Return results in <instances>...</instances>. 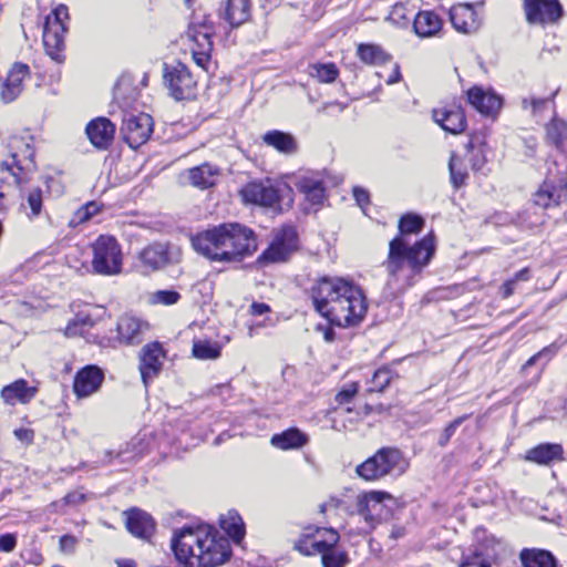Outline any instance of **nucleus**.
Listing matches in <instances>:
<instances>
[{
    "instance_id": "f257e3e1",
    "label": "nucleus",
    "mask_w": 567,
    "mask_h": 567,
    "mask_svg": "<svg viewBox=\"0 0 567 567\" xmlns=\"http://www.w3.org/2000/svg\"><path fill=\"white\" fill-rule=\"evenodd\" d=\"M309 292L315 310L334 326H357L367 312L363 291L352 280L323 276Z\"/></svg>"
},
{
    "instance_id": "f03ea898",
    "label": "nucleus",
    "mask_w": 567,
    "mask_h": 567,
    "mask_svg": "<svg viewBox=\"0 0 567 567\" xmlns=\"http://www.w3.org/2000/svg\"><path fill=\"white\" fill-rule=\"evenodd\" d=\"M193 248L213 261L231 262L257 250L254 231L238 223H225L192 237Z\"/></svg>"
},
{
    "instance_id": "7ed1b4c3",
    "label": "nucleus",
    "mask_w": 567,
    "mask_h": 567,
    "mask_svg": "<svg viewBox=\"0 0 567 567\" xmlns=\"http://www.w3.org/2000/svg\"><path fill=\"white\" fill-rule=\"evenodd\" d=\"M546 135L557 153L547 159L546 178L533 197L534 205L543 209L567 200V123L554 118L546 125Z\"/></svg>"
},
{
    "instance_id": "20e7f679",
    "label": "nucleus",
    "mask_w": 567,
    "mask_h": 567,
    "mask_svg": "<svg viewBox=\"0 0 567 567\" xmlns=\"http://www.w3.org/2000/svg\"><path fill=\"white\" fill-rule=\"evenodd\" d=\"M434 254L431 237H424L409 247L404 238L394 237L389 244V254L382 266L388 274L386 286L395 292H402L413 285L412 278L420 274Z\"/></svg>"
},
{
    "instance_id": "39448f33",
    "label": "nucleus",
    "mask_w": 567,
    "mask_h": 567,
    "mask_svg": "<svg viewBox=\"0 0 567 567\" xmlns=\"http://www.w3.org/2000/svg\"><path fill=\"white\" fill-rule=\"evenodd\" d=\"M409 465L408 458L400 449L384 446L358 465L355 472L365 481H377L386 475H402Z\"/></svg>"
},
{
    "instance_id": "423d86ee",
    "label": "nucleus",
    "mask_w": 567,
    "mask_h": 567,
    "mask_svg": "<svg viewBox=\"0 0 567 567\" xmlns=\"http://www.w3.org/2000/svg\"><path fill=\"white\" fill-rule=\"evenodd\" d=\"M92 271L102 276H114L122 271L121 246L113 236L100 235L92 244Z\"/></svg>"
},
{
    "instance_id": "0eeeda50",
    "label": "nucleus",
    "mask_w": 567,
    "mask_h": 567,
    "mask_svg": "<svg viewBox=\"0 0 567 567\" xmlns=\"http://www.w3.org/2000/svg\"><path fill=\"white\" fill-rule=\"evenodd\" d=\"M138 261L145 272H155L182 260V249L169 241H154L138 252Z\"/></svg>"
},
{
    "instance_id": "6e6552de",
    "label": "nucleus",
    "mask_w": 567,
    "mask_h": 567,
    "mask_svg": "<svg viewBox=\"0 0 567 567\" xmlns=\"http://www.w3.org/2000/svg\"><path fill=\"white\" fill-rule=\"evenodd\" d=\"M163 79L169 95L176 101L190 100L196 96L197 81L188 66L179 61L164 64Z\"/></svg>"
},
{
    "instance_id": "1a4fd4ad",
    "label": "nucleus",
    "mask_w": 567,
    "mask_h": 567,
    "mask_svg": "<svg viewBox=\"0 0 567 567\" xmlns=\"http://www.w3.org/2000/svg\"><path fill=\"white\" fill-rule=\"evenodd\" d=\"M240 193L246 203L269 207L278 212L281 210L280 203L284 200L285 193L288 197V204L292 202L289 196L291 188L288 185L277 188L262 182H250Z\"/></svg>"
},
{
    "instance_id": "9d476101",
    "label": "nucleus",
    "mask_w": 567,
    "mask_h": 567,
    "mask_svg": "<svg viewBox=\"0 0 567 567\" xmlns=\"http://www.w3.org/2000/svg\"><path fill=\"white\" fill-rule=\"evenodd\" d=\"M205 533L200 528L184 526L172 539V549L177 560L186 567L190 566L196 554L205 546Z\"/></svg>"
},
{
    "instance_id": "9b49d317",
    "label": "nucleus",
    "mask_w": 567,
    "mask_h": 567,
    "mask_svg": "<svg viewBox=\"0 0 567 567\" xmlns=\"http://www.w3.org/2000/svg\"><path fill=\"white\" fill-rule=\"evenodd\" d=\"M298 249V235L292 226H284L269 247L258 257L260 265L286 261Z\"/></svg>"
},
{
    "instance_id": "f8f14e48",
    "label": "nucleus",
    "mask_w": 567,
    "mask_h": 567,
    "mask_svg": "<svg viewBox=\"0 0 567 567\" xmlns=\"http://www.w3.org/2000/svg\"><path fill=\"white\" fill-rule=\"evenodd\" d=\"M523 9L530 25L557 24L565 13L559 0H523Z\"/></svg>"
},
{
    "instance_id": "ddd939ff",
    "label": "nucleus",
    "mask_w": 567,
    "mask_h": 567,
    "mask_svg": "<svg viewBox=\"0 0 567 567\" xmlns=\"http://www.w3.org/2000/svg\"><path fill=\"white\" fill-rule=\"evenodd\" d=\"M153 117L146 113L125 114L121 134L131 148H138L146 143L153 132Z\"/></svg>"
},
{
    "instance_id": "4468645a",
    "label": "nucleus",
    "mask_w": 567,
    "mask_h": 567,
    "mask_svg": "<svg viewBox=\"0 0 567 567\" xmlns=\"http://www.w3.org/2000/svg\"><path fill=\"white\" fill-rule=\"evenodd\" d=\"M231 548L226 538L216 539L209 534L205 535V546L200 548L189 567H216L229 559Z\"/></svg>"
},
{
    "instance_id": "2eb2a0df",
    "label": "nucleus",
    "mask_w": 567,
    "mask_h": 567,
    "mask_svg": "<svg viewBox=\"0 0 567 567\" xmlns=\"http://www.w3.org/2000/svg\"><path fill=\"white\" fill-rule=\"evenodd\" d=\"M164 350L159 342H152L145 344L140 353V371L143 383L145 386L153 380L162 370V358Z\"/></svg>"
},
{
    "instance_id": "dca6fc26",
    "label": "nucleus",
    "mask_w": 567,
    "mask_h": 567,
    "mask_svg": "<svg viewBox=\"0 0 567 567\" xmlns=\"http://www.w3.org/2000/svg\"><path fill=\"white\" fill-rule=\"evenodd\" d=\"M390 495L385 492L372 491L363 493L357 496L355 502L351 506H346L344 509L350 515H360L363 519L372 525L374 523L373 513L380 507L384 498H389Z\"/></svg>"
},
{
    "instance_id": "f3484780",
    "label": "nucleus",
    "mask_w": 567,
    "mask_h": 567,
    "mask_svg": "<svg viewBox=\"0 0 567 567\" xmlns=\"http://www.w3.org/2000/svg\"><path fill=\"white\" fill-rule=\"evenodd\" d=\"M468 103L485 116L495 117L503 105V99L492 91L473 86L467 91Z\"/></svg>"
},
{
    "instance_id": "a211bd4d",
    "label": "nucleus",
    "mask_w": 567,
    "mask_h": 567,
    "mask_svg": "<svg viewBox=\"0 0 567 567\" xmlns=\"http://www.w3.org/2000/svg\"><path fill=\"white\" fill-rule=\"evenodd\" d=\"M328 533L330 534L328 539L313 542L311 546L318 554H321L323 567H344L349 561L347 553L334 550L339 535L332 528L328 529Z\"/></svg>"
},
{
    "instance_id": "6ab92c4d",
    "label": "nucleus",
    "mask_w": 567,
    "mask_h": 567,
    "mask_svg": "<svg viewBox=\"0 0 567 567\" xmlns=\"http://www.w3.org/2000/svg\"><path fill=\"white\" fill-rule=\"evenodd\" d=\"M104 380V373L97 365H86L76 372L73 390L79 398H85L96 392Z\"/></svg>"
},
{
    "instance_id": "aec40b11",
    "label": "nucleus",
    "mask_w": 567,
    "mask_h": 567,
    "mask_svg": "<svg viewBox=\"0 0 567 567\" xmlns=\"http://www.w3.org/2000/svg\"><path fill=\"white\" fill-rule=\"evenodd\" d=\"M126 529L135 537L150 539L155 532V520L146 512L140 508H131L124 512Z\"/></svg>"
},
{
    "instance_id": "412c9836",
    "label": "nucleus",
    "mask_w": 567,
    "mask_h": 567,
    "mask_svg": "<svg viewBox=\"0 0 567 567\" xmlns=\"http://www.w3.org/2000/svg\"><path fill=\"white\" fill-rule=\"evenodd\" d=\"M432 117L435 123L451 134H460L465 131L466 116L464 110L460 105L434 109Z\"/></svg>"
},
{
    "instance_id": "4be33fe9",
    "label": "nucleus",
    "mask_w": 567,
    "mask_h": 567,
    "mask_svg": "<svg viewBox=\"0 0 567 567\" xmlns=\"http://www.w3.org/2000/svg\"><path fill=\"white\" fill-rule=\"evenodd\" d=\"M85 133L94 147L107 150L114 140L115 125L106 117H97L86 125Z\"/></svg>"
},
{
    "instance_id": "5701e85b",
    "label": "nucleus",
    "mask_w": 567,
    "mask_h": 567,
    "mask_svg": "<svg viewBox=\"0 0 567 567\" xmlns=\"http://www.w3.org/2000/svg\"><path fill=\"white\" fill-rule=\"evenodd\" d=\"M117 338L121 343L135 346L143 341L148 324L133 316H122L116 326Z\"/></svg>"
},
{
    "instance_id": "b1692460",
    "label": "nucleus",
    "mask_w": 567,
    "mask_h": 567,
    "mask_svg": "<svg viewBox=\"0 0 567 567\" xmlns=\"http://www.w3.org/2000/svg\"><path fill=\"white\" fill-rule=\"evenodd\" d=\"M450 20L454 29L464 34L474 33L481 22L474 7L468 3L457 4L450 10Z\"/></svg>"
},
{
    "instance_id": "393cba45",
    "label": "nucleus",
    "mask_w": 567,
    "mask_h": 567,
    "mask_svg": "<svg viewBox=\"0 0 567 567\" xmlns=\"http://www.w3.org/2000/svg\"><path fill=\"white\" fill-rule=\"evenodd\" d=\"M66 28L63 23H51L48 18L43 29V45L47 53L56 62L63 59L62 51L64 49V32Z\"/></svg>"
},
{
    "instance_id": "a878e982",
    "label": "nucleus",
    "mask_w": 567,
    "mask_h": 567,
    "mask_svg": "<svg viewBox=\"0 0 567 567\" xmlns=\"http://www.w3.org/2000/svg\"><path fill=\"white\" fill-rule=\"evenodd\" d=\"M38 388L29 385L24 379H18L7 384L1 390V399L8 405L28 404L38 394Z\"/></svg>"
},
{
    "instance_id": "bb28decb",
    "label": "nucleus",
    "mask_w": 567,
    "mask_h": 567,
    "mask_svg": "<svg viewBox=\"0 0 567 567\" xmlns=\"http://www.w3.org/2000/svg\"><path fill=\"white\" fill-rule=\"evenodd\" d=\"M295 187L311 206H320L326 199V186L322 179L312 176H299L295 182Z\"/></svg>"
},
{
    "instance_id": "cd10ccee",
    "label": "nucleus",
    "mask_w": 567,
    "mask_h": 567,
    "mask_svg": "<svg viewBox=\"0 0 567 567\" xmlns=\"http://www.w3.org/2000/svg\"><path fill=\"white\" fill-rule=\"evenodd\" d=\"M30 69L24 63H14L3 84L1 97L6 103L14 101L22 91V82L29 75Z\"/></svg>"
},
{
    "instance_id": "c85d7f7f",
    "label": "nucleus",
    "mask_w": 567,
    "mask_h": 567,
    "mask_svg": "<svg viewBox=\"0 0 567 567\" xmlns=\"http://www.w3.org/2000/svg\"><path fill=\"white\" fill-rule=\"evenodd\" d=\"M309 441L306 433L298 427H290L281 433L272 435L270 442L280 450H295L305 446Z\"/></svg>"
},
{
    "instance_id": "c756f323",
    "label": "nucleus",
    "mask_w": 567,
    "mask_h": 567,
    "mask_svg": "<svg viewBox=\"0 0 567 567\" xmlns=\"http://www.w3.org/2000/svg\"><path fill=\"white\" fill-rule=\"evenodd\" d=\"M224 19L231 28H238L250 19V0H227Z\"/></svg>"
},
{
    "instance_id": "7c9ffc66",
    "label": "nucleus",
    "mask_w": 567,
    "mask_h": 567,
    "mask_svg": "<svg viewBox=\"0 0 567 567\" xmlns=\"http://www.w3.org/2000/svg\"><path fill=\"white\" fill-rule=\"evenodd\" d=\"M519 559L523 567H558L556 557L546 549L524 548Z\"/></svg>"
},
{
    "instance_id": "2f4dec72",
    "label": "nucleus",
    "mask_w": 567,
    "mask_h": 567,
    "mask_svg": "<svg viewBox=\"0 0 567 567\" xmlns=\"http://www.w3.org/2000/svg\"><path fill=\"white\" fill-rule=\"evenodd\" d=\"M442 19L433 11H420L413 22L415 33L422 38L435 35L442 28Z\"/></svg>"
},
{
    "instance_id": "473e14b6",
    "label": "nucleus",
    "mask_w": 567,
    "mask_h": 567,
    "mask_svg": "<svg viewBox=\"0 0 567 567\" xmlns=\"http://www.w3.org/2000/svg\"><path fill=\"white\" fill-rule=\"evenodd\" d=\"M262 141L282 154H293L298 150L296 138L287 132L279 130L268 131L262 135Z\"/></svg>"
},
{
    "instance_id": "72a5a7b5",
    "label": "nucleus",
    "mask_w": 567,
    "mask_h": 567,
    "mask_svg": "<svg viewBox=\"0 0 567 567\" xmlns=\"http://www.w3.org/2000/svg\"><path fill=\"white\" fill-rule=\"evenodd\" d=\"M526 458L538 464L547 465L563 458V447L560 444L555 443L539 444L527 452Z\"/></svg>"
},
{
    "instance_id": "f704fd0d",
    "label": "nucleus",
    "mask_w": 567,
    "mask_h": 567,
    "mask_svg": "<svg viewBox=\"0 0 567 567\" xmlns=\"http://www.w3.org/2000/svg\"><path fill=\"white\" fill-rule=\"evenodd\" d=\"M218 169L209 164L193 167L188 171V178L193 186L206 189L213 187L216 183Z\"/></svg>"
},
{
    "instance_id": "c9c22d12",
    "label": "nucleus",
    "mask_w": 567,
    "mask_h": 567,
    "mask_svg": "<svg viewBox=\"0 0 567 567\" xmlns=\"http://www.w3.org/2000/svg\"><path fill=\"white\" fill-rule=\"evenodd\" d=\"M186 34L188 39L194 42V47L192 49L213 51V37L215 34L214 25H204V29H198L197 24H189Z\"/></svg>"
},
{
    "instance_id": "e433bc0d",
    "label": "nucleus",
    "mask_w": 567,
    "mask_h": 567,
    "mask_svg": "<svg viewBox=\"0 0 567 567\" xmlns=\"http://www.w3.org/2000/svg\"><path fill=\"white\" fill-rule=\"evenodd\" d=\"M357 54L365 64H383L391 60V55L389 53H386L380 45L372 43L359 44Z\"/></svg>"
},
{
    "instance_id": "4c0bfd02",
    "label": "nucleus",
    "mask_w": 567,
    "mask_h": 567,
    "mask_svg": "<svg viewBox=\"0 0 567 567\" xmlns=\"http://www.w3.org/2000/svg\"><path fill=\"white\" fill-rule=\"evenodd\" d=\"M219 526L235 542H240L244 538V522L237 512L229 511L227 515L220 516Z\"/></svg>"
},
{
    "instance_id": "58836bf2",
    "label": "nucleus",
    "mask_w": 567,
    "mask_h": 567,
    "mask_svg": "<svg viewBox=\"0 0 567 567\" xmlns=\"http://www.w3.org/2000/svg\"><path fill=\"white\" fill-rule=\"evenodd\" d=\"M309 74L316 78L321 83H332L339 75L337 65L332 62L329 63H312L309 64Z\"/></svg>"
},
{
    "instance_id": "ea45409f",
    "label": "nucleus",
    "mask_w": 567,
    "mask_h": 567,
    "mask_svg": "<svg viewBox=\"0 0 567 567\" xmlns=\"http://www.w3.org/2000/svg\"><path fill=\"white\" fill-rule=\"evenodd\" d=\"M319 532L318 527L307 526L298 539L293 542V549L305 556L318 554L311 544L315 542L313 537Z\"/></svg>"
},
{
    "instance_id": "a19ab883",
    "label": "nucleus",
    "mask_w": 567,
    "mask_h": 567,
    "mask_svg": "<svg viewBox=\"0 0 567 567\" xmlns=\"http://www.w3.org/2000/svg\"><path fill=\"white\" fill-rule=\"evenodd\" d=\"M465 147L468 152L472 153L470 158L472 169H482L486 163V157L484 154L485 143L481 142L477 136H472Z\"/></svg>"
},
{
    "instance_id": "79ce46f5",
    "label": "nucleus",
    "mask_w": 567,
    "mask_h": 567,
    "mask_svg": "<svg viewBox=\"0 0 567 567\" xmlns=\"http://www.w3.org/2000/svg\"><path fill=\"white\" fill-rule=\"evenodd\" d=\"M193 355L202 360L217 359L220 355V347L208 340H197L193 344Z\"/></svg>"
},
{
    "instance_id": "37998d69",
    "label": "nucleus",
    "mask_w": 567,
    "mask_h": 567,
    "mask_svg": "<svg viewBox=\"0 0 567 567\" xmlns=\"http://www.w3.org/2000/svg\"><path fill=\"white\" fill-rule=\"evenodd\" d=\"M450 179L455 189L465 185L468 178L467 172L462 167L461 159L452 153L449 161Z\"/></svg>"
},
{
    "instance_id": "c03bdc74",
    "label": "nucleus",
    "mask_w": 567,
    "mask_h": 567,
    "mask_svg": "<svg viewBox=\"0 0 567 567\" xmlns=\"http://www.w3.org/2000/svg\"><path fill=\"white\" fill-rule=\"evenodd\" d=\"M423 226L424 220L421 216L411 213L405 214L399 220V236L403 238V235L417 234Z\"/></svg>"
},
{
    "instance_id": "a18cd8bd",
    "label": "nucleus",
    "mask_w": 567,
    "mask_h": 567,
    "mask_svg": "<svg viewBox=\"0 0 567 567\" xmlns=\"http://www.w3.org/2000/svg\"><path fill=\"white\" fill-rule=\"evenodd\" d=\"M393 371L389 368L378 369L371 379V386L368 389L369 392H382L384 391L393 379Z\"/></svg>"
},
{
    "instance_id": "49530a36",
    "label": "nucleus",
    "mask_w": 567,
    "mask_h": 567,
    "mask_svg": "<svg viewBox=\"0 0 567 567\" xmlns=\"http://www.w3.org/2000/svg\"><path fill=\"white\" fill-rule=\"evenodd\" d=\"M43 192L40 187L31 189L27 196V205L30 208L28 217L30 219L37 218L42 212Z\"/></svg>"
},
{
    "instance_id": "de8ad7c7",
    "label": "nucleus",
    "mask_w": 567,
    "mask_h": 567,
    "mask_svg": "<svg viewBox=\"0 0 567 567\" xmlns=\"http://www.w3.org/2000/svg\"><path fill=\"white\" fill-rule=\"evenodd\" d=\"M491 556L484 554L480 548L463 557L460 567H491Z\"/></svg>"
},
{
    "instance_id": "09e8293b",
    "label": "nucleus",
    "mask_w": 567,
    "mask_h": 567,
    "mask_svg": "<svg viewBox=\"0 0 567 567\" xmlns=\"http://www.w3.org/2000/svg\"><path fill=\"white\" fill-rule=\"evenodd\" d=\"M470 417V414H464V415H461V416H457L456 419H454L452 422H450L445 427L444 430L442 431V433L440 434L439 436V440H437V445L440 447H445L451 437L455 434V432L457 431V429Z\"/></svg>"
},
{
    "instance_id": "8fccbe9b",
    "label": "nucleus",
    "mask_w": 567,
    "mask_h": 567,
    "mask_svg": "<svg viewBox=\"0 0 567 567\" xmlns=\"http://www.w3.org/2000/svg\"><path fill=\"white\" fill-rule=\"evenodd\" d=\"M533 215H536V213L530 212V209H526L523 215L518 216V225L525 229H533L534 227H538L544 224L543 215L536 219H530Z\"/></svg>"
},
{
    "instance_id": "3c124183",
    "label": "nucleus",
    "mask_w": 567,
    "mask_h": 567,
    "mask_svg": "<svg viewBox=\"0 0 567 567\" xmlns=\"http://www.w3.org/2000/svg\"><path fill=\"white\" fill-rule=\"evenodd\" d=\"M156 301L163 305H174L181 299V295L175 290H158L155 293Z\"/></svg>"
},
{
    "instance_id": "603ef678",
    "label": "nucleus",
    "mask_w": 567,
    "mask_h": 567,
    "mask_svg": "<svg viewBox=\"0 0 567 567\" xmlns=\"http://www.w3.org/2000/svg\"><path fill=\"white\" fill-rule=\"evenodd\" d=\"M192 55L195 63L204 70H208V64L212 59V51L200 50V49H192Z\"/></svg>"
},
{
    "instance_id": "864d4df0",
    "label": "nucleus",
    "mask_w": 567,
    "mask_h": 567,
    "mask_svg": "<svg viewBox=\"0 0 567 567\" xmlns=\"http://www.w3.org/2000/svg\"><path fill=\"white\" fill-rule=\"evenodd\" d=\"M17 546V537L14 534L7 533L0 536V551L10 553Z\"/></svg>"
},
{
    "instance_id": "5fc2aeb1",
    "label": "nucleus",
    "mask_w": 567,
    "mask_h": 567,
    "mask_svg": "<svg viewBox=\"0 0 567 567\" xmlns=\"http://www.w3.org/2000/svg\"><path fill=\"white\" fill-rule=\"evenodd\" d=\"M548 102H549V99H536V97L526 99L525 97L522 101V106H523V109H527L528 106H532L533 112L537 113V112L542 111L547 105Z\"/></svg>"
},
{
    "instance_id": "6e6d98bb",
    "label": "nucleus",
    "mask_w": 567,
    "mask_h": 567,
    "mask_svg": "<svg viewBox=\"0 0 567 567\" xmlns=\"http://www.w3.org/2000/svg\"><path fill=\"white\" fill-rule=\"evenodd\" d=\"M60 550L66 554H72L75 550L78 539L72 535H63L60 538Z\"/></svg>"
},
{
    "instance_id": "4d7b16f0",
    "label": "nucleus",
    "mask_w": 567,
    "mask_h": 567,
    "mask_svg": "<svg viewBox=\"0 0 567 567\" xmlns=\"http://www.w3.org/2000/svg\"><path fill=\"white\" fill-rule=\"evenodd\" d=\"M97 212V204L95 202H90L78 212L79 219L80 221H85L94 216Z\"/></svg>"
},
{
    "instance_id": "13d9d810",
    "label": "nucleus",
    "mask_w": 567,
    "mask_h": 567,
    "mask_svg": "<svg viewBox=\"0 0 567 567\" xmlns=\"http://www.w3.org/2000/svg\"><path fill=\"white\" fill-rule=\"evenodd\" d=\"M1 167L3 171H8L11 173V175L14 177L16 183L18 185L21 184V178L19 176V173L22 171V167L16 162V155L12 157V163L9 162H2Z\"/></svg>"
},
{
    "instance_id": "bf43d9fd",
    "label": "nucleus",
    "mask_w": 567,
    "mask_h": 567,
    "mask_svg": "<svg viewBox=\"0 0 567 567\" xmlns=\"http://www.w3.org/2000/svg\"><path fill=\"white\" fill-rule=\"evenodd\" d=\"M353 197L357 202V204L364 209L365 206L370 204V195L367 189L362 187H354L353 188Z\"/></svg>"
},
{
    "instance_id": "052dcab7",
    "label": "nucleus",
    "mask_w": 567,
    "mask_h": 567,
    "mask_svg": "<svg viewBox=\"0 0 567 567\" xmlns=\"http://www.w3.org/2000/svg\"><path fill=\"white\" fill-rule=\"evenodd\" d=\"M355 394H357V385L351 384L349 388L341 390L337 394L336 400L340 404H346V403L351 402V400L354 398Z\"/></svg>"
},
{
    "instance_id": "680f3d73",
    "label": "nucleus",
    "mask_w": 567,
    "mask_h": 567,
    "mask_svg": "<svg viewBox=\"0 0 567 567\" xmlns=\"http://www.w3.org/2000/svg\"><path fill=\"white\" fill-rule=\"evenodd\" d=\"M86 501V496L80 492H71L63 497V502L66 505L76 506Z\"/></svg>"
},
{
    "instance_id": "e2e57ef3",
    "label": "nucleus",
    "mask_w": 567,
    "mask_h": 567,
    "mask_svg": "<svg viewBox=\"0 0 567 567\" xmlns=\"http://www.w3.org/2000/svg\"><path fill=\"white\" fill-rule=\"evenodd\" d=\"M559 347L556 343H551L545 348H543L540 351L537 352V357L542 359H545V363L551 360V358L558 352Z\"/></svg>"
},
{
    "instance_id": "0e129e2a",
    "label": "nucleus",
    "mask_w": 567,
    "mask_h": 567,
    "mask_svg": "<svg viewBox=\"0 0 567 567\" xmlns=\"http://www.w3.org/2000/svg\"><path fill=\"white\" fill-rule=\"evenodd\" d=\"M14 435L18 440L27 443H31L34 437V433L30 429L20 427L14 430Z\"/></svg>"
},
{
    "instance_id": "69168bd1",
    "label": "nucleus",
    "mask_w": 567,
    "mask_h": 567,
    "mask_svg": "<svg viewBox=\"0 0 567 567\" xmlns=\"http://www.w3.org/2000/svg\"><path fill=\"white\" fill-rule=\"evenodd\" d=\"M270 311V307L264 302H252L250 306V313L254 316H262Z\"/></svg>"
},
{
    "instance_id": "338daca9",
    "label": "nucleus",
    "mask_w": 567,
    "mask_h": 567,
    "mask_svg": "<svg viewBox=\"0 0 567 567\" xmlns=\"http://www.w3.org/2000/svg\"><path fill=\"white\" fill-rule=\"evenodd\" d=\"M53 16H54V19L51 20V23H63V17L64 18H68L69 13H68V8L65 6H59L56 9H54L53 11Z\"/></svg>"
},
{
    "instance_id": "774afa93",
    "label": "nucleus",
    "mask_w": 567,
    "mask_h": 567,
    "mask_svg": "<svg viewBox=\"0 0 567 567\" xmlns=\"http://www.w3.org/2000/svg\"><path fill=\"white\" fill-rule=\"evenodd\" d=\"M530 278V270L529 268L525 267L517 271L513 278H511L512 281L516 285L518 281H527Z\"/></svg>"
}]
</instances>
